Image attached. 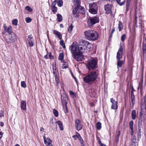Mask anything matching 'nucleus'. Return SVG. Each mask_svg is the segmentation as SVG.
<instances>
[{
    "label": "nucleus",
    "instance_id": "1",
    "mask_svg": "<svg viewBox=\"0 0 146 146\" xmlns=\"http://www.w3.org/2000/svg\"><path fill=\"white\" fill-rule=\"evenodd\" d=\"M69 49L72 54L73 57L77 61L82 60L83 58L82 52L79 46L76 42H74L69 47Z\"/></svg>",
    "mask_w": 146,
    "mask_h": 146
},
{
    "label": "nucleus",
    "instance_id": "2",
    "mask_svg": "<svg viewBox=\"0 0 146 146\" xmlns=\"http://www.w3.org/2000/svg\"><path fill=\"white\" fill-rule=\"evenodd\" d=\"M92 44L88 41L82 40L80 42V48L82 53L88 52L92 48Z\"/></svg>",
    "mask_w": 146,
    "mask_h": 146
},
{
    "label": "nucleus",
    "instance_id": "3",
    "mask_svg": "<svg viewBox=\"0 0 146 146\" xmlns=\"http://www.w3.org/2000/svg\"><path fill=\"white\" fill-rule=\"evenodd\" d=\"M85 38L87 40L90 41H95L99 37V35L96 31L92 30H88L84 32Z\"/></svg>",
    "mask_w": 146,
    "mask_h": 146
},
{
    "label": "nucleus",
    "instance_id": "4",
    "mask_svg": "<svg viewBox=\"0 0 146 146\" xmlns=\"http://www.w3.org/2000/svg\"><path fill=\"white\" fill-rule=\"evenodd\" d=\"M98 76V74L96 71H92L83 78V80L86 83L91 84L96 79Z\"/></svg>",
    "mask_w": 146,
    "mask_h": 146
},
{
    "label": "nucleus",
    "instance_id": "5",
    "mask_svg": "<svg viewBox=\"0 0 146 146\" xmlns=\"http://www.w3.org/2000/svg\"><path fill=\"white\" fill-rule=\"evenodd\" d=\"M87 68L91 70L96 68L97 66V60L95 59L89 60L86 64Z\"/></svg>",
    "mask_w": 146,
    "mask_h": 146
},
{
    "label": "nucleus",
    "instance_id": "6",
    "mask_svg": "<svg viewBox=\"0 0 146 146\" xmlns=\"http://www.w3.org/2000/svg\"><path fill=\"white\" fill-rule=\"evenodd\" d=\"M17 36L16 34L15 33H12L9 35V37L5 39V41L8 44L13 43L17 40Z\"/></svg>",
    "mask_w": 146,
    "mask_h": 146
},
{
    "label": "nucleus",
    "instance_id": "7",
    "mask_svg": "<svg viewBox=\"0 0 146 146\" xmlns=\"http://www.w3.org/2000/svg\"><path fill=\"white\" fill-rule=\"evenodd\" d=\"M99 18L96 17H90L87 20V23L88 27H91L96 23L99 22Z\"/></svg>",
    "mask_w": 146,
    "mask_h": 146
},
{
    "label": "nucleus",
    "instance_id": "8",
    "mask_svg": "<svg viewBox=\"0 0 146 146\" xmlns=\"http://www.w3.org/2000/svg\"><path fill=\"white\" fill-rule=\"evenodd\" d=\"M90 7L89 12L92 14H96L97 11L98 6L95 3H91L89 5Z\"/></svg>",
    "mask_w": 146,
    "mask_h": 146
},
{
    "label": "nucleus",
    "instance_id": "9",
    "mask_svg": "<svg viewBox=\"0 0 146 146\" xmlns=\"http://www.w3.org/2000/svg\"><path fill=\"white\" fill-rule=\"evenodd\" d=\"M44 143L47 146H53L52 143V141L49 138H46L44 135L43 136Z\"/></svg>",
    "mask_w": 146,
    "mask_h": 146
},
{
    "label": "nucleus",
    "instance_id": "10",
    "mask_svg": "<svg viewBox=\"0 0 146 146\" xmlns=\"http://www.w3.org/2000/svg\"><path fill=\"white\" fill-rule=\"evenodd\" d=\"M79 5H76V6L73 9V15H74V16L76 18L78 17L79 16Z\"/></svg>",
    "mask_w": 146,
    "mask_h": 146
},
{
    "label": "nucleus",
    "instance_id": "11",
    "mask_svg": "<svg viewBox=\"0 0 146 146\" xmlns=\"http://www.w3.org/2000/svg\"><path fill=\"white\" fill-rule=\"evenodd\" d=\"M138 129L139 131H137V137L138 138V140H139L141 138V127L142 126V121L141 120L139 119V120L138 122Z\"/></svg>",
    "mask_w": 146,
    "mask_h": 146
},
{
    "label": "nucleus",
    "instance_id": "12",
    "mask_svg": "<svg viewBox=\"0 0 146 146\" xmlns=\"http://www.w3.org/2000/svg\"><path fill=\"white\" fill-rule=\"evenodd\" d=\"M119 48L117 53L116 58L117 60L120 59L122 57L123 53V48L122 46L120 45Z\"/></svg>",
    "mask_w": 146,
    "mask_h": 146
},
{
    "label": "nucleus",
    "instance_id": "13",
    "mask_svg": "<svg viewBox=\"0 0 146 146\" xmlns=\"http://www.w3.org/2000/svg\"><path fill=\"white\" fill-rule=\"evenodd\" d=\"M61 99L62 105L67 104V101L68 100V98L67 95L66 94H62L61 95Z\"/></svg>",
    "mask_w": 146,
    "mask_h": 146
},
{
    "label": "nucleus",
    "instance_id": "14",
    "mask_svg": "<svg viewBox=\"0 0 146 146\" xmlns=\"http://www.w3.org/2000/svg\"><path fill=\"white\" fill-rule=\"evenodd\" d=\"M110 101L112 104L111 108L112 109L115 110L117 109V102L115 101V100L113 98H111L110 99Z\"/></svg>",
    "mask_w": 146,
    "mask_h": 146
},
{
    "label": "nucleus",
    "instance_id": "15",
    "mask_svg": "<svg viewBox=\"0 0 146 146\" xmlns=\"http://www.w3.org/2000/svg\"><path fill=\"white\" fill-rule=\"evenodd\" d=\"M3 28L5 31L6 32H7L9 35L12 34V33H14L12 31V28L11 26H9L8 27H6V25L4 24L3 25Z\"/></svg>",
    "mask_w": 146,
    "mask_h": 146
},
{
    "label": "nucleus",
    "instance_id": "16",
    "mask_svg": "<svg viewBox=\"0 0 146 146\" xmlns=\"http://www.w3.org/2000/svg\"><path fill=\"white\" fill-rule=\"evenodd\" d=\"M56 1L57 0H55L52 3L51 7L52 11L54 14L56 13L57 10V8L55 6L57 3Z\"/></svg>",
    "mask_w": 146,
    "mask_h": 146
},
{
    "label": "nucleus",
    "instance_id": "17",
    "mask_svg": "<svg viewBox=\"0 0 146 146\" xmlns=\"http://www.w3.org/2000/svg\"><path fill=\"white\" fill-rule=\"evenodd\" d=\"M75 123V127L77 130L79 131L82 129V126L81 124L80 121L79 119H76Z\"/></svg>",
    "mask_w": 146,
    "mask_h": 146
},
{
    "label": "nucleus",
    "instance_id": "18",
    "mask_svg": "<svg viewBox=\"0 0 146 146\" xmlns=\"http://www.w3.org/2000/svg\"><path fill=\"white\" fill-rule=\"evenodd\" d=\"M111 5L109 4H107L105 6V10L106 14H108L111 13Z\"/></svg>",
    "mask_w": 146,
    "mask_h": 146
},
{
    "label": "nucleus",
    "instance_id": "19",
    "mask_svg": "<svg viewBox=\"0 0 146 146\" xmlns=\"http://www.w3.org/2000/svg\"><path fill=\"white\" fill-rule=\"evenodd\" d=\"M33 37L32 36V35H30L28 36L27 40L28 41L29 45L30 47H32L33 46L34 44L33 42Z\"/></svg>",
    "mask_w": 146,
    "mask_h": 146
},
{
    "label": "nucleus",
    "instance_id": "20",
    "mask_svg": "<svg viewBox=\"0 0 146 146\" xmlns=\"http://www.w3.org/2000/svg\"><path fill=\"white\" fill-rule=\"evenodd\" d=\"M53 31V34L55 35L56 37H58L60 40L62 39V35L60 32L55 30H54Z\"/></svg>",
    "mask_w": 146,
    "mask_h": 146
},
{
    "label": "nucleus",
    "instance_id": "21",
    "mask_svg": "<svg viewBox=\"0 0 146 146\" xmlns=\"http://www.w3.org/2000/svg\"><path fill=\"white\" fill-rule=\"evenodd\" d=\"M21 108L23 110H26V104L24 100H22L21 102Z\"/></svg>",
    "mask_w": 146,
    "mask_h": 146
},
{
    "label": "nucleus",
    "instance_id": "22",
    "mask_svg": "<svg viewBox=\"0 0 146 146\" xmlns=\"http://www.w3.org/2000/svg\"><path fill=\"white\" fill-rule=\"evenodd\" d=\"M131 142L134 144L135 143L139 140H138V138L137 139H136V137L135 136H131Z\"/></svg>",
    "mask_w": 146,
    "mask_h": 146
},
{
    "label": "nucleus",
    "instance_id": "23",
    "mask_svg": "<svg viewBox=\"0 0 146 146\" xmlns=\"http://www.w3.org/2000/svg\"><path fill=\"white\" fill-rule=\"evenodd\" d=\"M52 66L53 73L54 76H57V71L55 64H53Z\"/></svg>",
    "mask_w": 146,
    "mask_h": 146
},
{
    "label": "nucleus",
    "instance_id": "24",
    "mask_svg": "<svg viewBox=\"0 0 146 146\" xmlns=\"http://www.w3.org/2000/svg\"><path fill=\"white\" fill-rule=\"evenodd\" d=\"M57 123L55 121H54L53 119H51L50 120V125L52 128L54 127L55 125Z\"/></svg>",
    "mask_w": 146,
    "mask_h": 146
},
{
    "label": "nucleus",
    "instance_id": "25",
    "mask_svg": "<svg viewBox=\"0 0 146 146\" xmlns=\"http://www.w3.org/2000/svg\"><path fill=\"white\" fill-rule=\"evenodd\" d=\"M79 13H80L83 14L85 13V9L79 5Z\"/></svg>",
    "mask_w": 146,
    "mask_h": 146
},
{
    "label": "nucleus",
    "instance_id": "26",
    "mask_svg": "<svg viewBox=\"0 0 146 146\" xmlns=\"http://www.w3.org/2000/svg\"><path fill=\"white\" fill-rule=\"evenodd\" d=\"M56 123L58 125L60 129L61 130H63V127L62 122L60 121H57Z\"/></svg>",
    "mask_w": 146,
    "mask_h": 146
},
{
    "label": "nucleus",
    "instance_id": "27",
    "mask_svg": "<svg viewBox=\"0 0 146 146\" xmlns=\"http://www.w3.org/2000/svg\"><path fill=\"white\" fill-rule=\"evenodd\" d=\"M131 117L134 120L136 117V111L135 110H133L131 114Z\"/></svg>",
    "mask_w": 146,
    "mask_h": 146
},
{
    "label": "nucleus",
    "instance_id": "28",
    "mask_svg": "<svg viewBox=\"0 0 146 146\" xmlns=\"http://www.w3.org/2000/svg\"><path fill=\"white\" fill-rule=\"evenodd\" d=\"M117 60V66L118 67H120L121 66L122 64L123 63L122 60H120V59Z\"/></svg>",
    "mask_w": 146,
    "mask_h": 146
},
{
    "label": "nucleus",
    "instance_id": "29",
    "mask_svg": "<svg viewBox=\"0 0 146 146\" xmlns=\"http://www.w3.org/2000/svg\"><path fill=\"white\" fill-rule=\"evenodd\" d=\"M63 109L64 110L65 113H67L68 112L67 104L62 105Z\"/></svg>",
    "mask_w": 146,
    "mask_h": 146
},
{
    "label": "nucleus",
    "instance_id": "30",
    "mask_svg": "<svg viewBox=\"0 0 146 146\" xmlns=\"http://www.w3.org/2000/svg\"><path fill=\"white\" fill-rule=\"evenodd\" d=\"M118 28L119 29V31H120L123 28V26L122 24L120 21L119 22L118 24Z\"/></svg>",
    "mask_w": 146,
    "mask_h": 146
},
{
    "label": "nucleus",
    "instance_id": "31",
    "mask_svg": "<svg viewBox=\"0 0 146 146\" xmlns=\"http://www.w3.org/2000/svg\"><path fill=\"white\" fill-rule=\"evenodd\" d=\"M96 126L97 129L98 130H100L101 128L102 127V124L100 122H97L96 124Z\"/></svg>",
    "mask_w": 146,
    "mask_h": 146
},
{
    "label": "nucleus",
    "instance_id": "32",
    "mask_svg": "<svg viewBox=\"0 0 146 146\" xmlns=\"http://www.w3.org/2000/svg\"><path fill=\"white\" fill-rule=\"evenodd\" d=\"M57 16L58 20V21L59 22H61L62 21V15L60 14H58L57 15Z\"/></svg>",
    "mask_w": 146,
    "mask_h": 146
},
{
    "label": "nucleus",
    "instance_id": "33",
    "mask_svg": "<svg viewBox=\"0 0 146 146\" xmlns=\"http://www.w3.org/2000/svg\"><path fill=\"white\" fill-rule=\"evenodd\" d=\"M18 20L17 19H15L12 20V24L13 25L15 26L17 25Z\"/></svg>",
    "mask_w": 146,
    "mask_h": 146
},
{
    "label": "nucleus",
    "instance_id": "34",
    "mask_svg": "<svg viewBox=\"0 0 146 146\" xmlns=\"http://www.w3.org/2000/svg\"><path fill=\"white\" fill-rule=\"evenodd\" d=\"M58 5L61 7L62 6L63 2L62 0H59L57 2Z\"/></svg>",
    "mask_w": 146,
    "mask_h": 146
},
{
    "label": "nucleus",
    "instance_id": "35",
    "mask_svg": "<svg viewBox=\"0 0 146 146\" xmlns=\"http://www.w3.org/2000/svg\"><path fill=\"white\" fill-rule=\"evenodd\" d=\"M64 54L63 53L60 54L58 57V59L60 60H62L64 58Z\"/></svg>",
    "mask_w": 146,
    "mask_h": 146
},
{
    "label": "nucleus",
    "instance_id": "36",
    "mask_svg": "<svg viewBox=\"0 0 146 146\" xmlns=\"http://www.w3.org/2000/svg\"><path fill=\"white\" fill-rule=\"evenodd\" d=\"M75 5H79L80 0H72Z\"/></svg>",
    "mask_w": 146,
    "mask_h": 146
},
{
    "label": "nucleus",
    "instance_id": "37",
    "mask_svg": "<svg viewBox=\"0 0 146 146\" xmlns=\"http://www.w3.org/2000/svg\"><path fill=\"white\" fill-rule=\"evenodd\" d=\"M117 2L121 6L124 4L125 2V1H123L122 2H121V0H116Z\"/></svg>",
    "mask_w": 146,
    "mask_h": 146
},
{
    "label": "nucleus",
    "instance_id": "38",
    "mask_svg": "<svg viewBox=\"0 0 146 146\" xmlns=\"http://www.w3.org/2000/svg\"><path fill=\"white\" fill-rule=\"evenodd\" d=\"M53 112L54 116L56 117H58V111L54 109L53 110Z\"/></svg>",
    "mask_w": 146,
    "mask_h": 146
},
{
    "label": "nucleus",
    "instance_id": "39",
    "mask_svg": "<svg viewBox=\"0 0 146 146\" xmlns=\"http://www.w3.org/2000/svg\"><path fill=\"white\" fill-rule=\"evenodd\" d=\"M68 67V64L66 62H63L62 68L63 69L66 68Z\"/></svg>",
    "mask_w": 146,
    "mask_h": 146
},
{
    "label": "nucleus",
    "instance_id": "40",
    "mask_svg": "<svg viewBox=\"0 0 146 146\" xmlns=\"http://www.w3.org/2000/svg\"><path fill=\"white\" fill-rule=\"evenodd\" d=\"M60 44L62 45L63 47V48H65V44L64 42V41L63 40H61L60 42Z\"/></svg>",
    "mask_w": 146,
    "mask_h": 146
},
{
    "label": "nucleus",
    "instance_id": "41",
    "mask_svg": "<svg viewBox=\"0 0 146 146\" xmlns=\"http://www.w3.org/2000/svg\"><path fill=\"white\" fill-rule=\"evenodd\" d=\"M25 21L27 23H29L32 21V19L29 17H27L25 18Z\"/></svg>",
    "mask_w": 146,
    "mask_h": 146
},
{
    "label": "nucleus",
    "instance_id": "42",
    "mask_svg": "<svg viewBox=\"0 0 146 146\" xmlns=\"http://www.w3.org/2000/svg\"><path fill=\"white\" fill-rule=\"evenodd\" d=\"M121 134V132L120 131H119L118 132V134L117 135L116 137V138L117 141H118L119 139V136H120Z\"/></svg>",
    "mask_w": 146,
    "mask_h": 146
},
{
    "label": "nucleus",
    "instance_id": "43",
    "mask_svg": "<svg viewBox=\"0 0 146 146\" xmlns=\"http://www.w3.org/2000/svg\"><path fill=\"white\" fill-rule=\"evenodd\" d=\"M21 86L24 88H25L26 87V84L25 81H23L21 82Z\"/></svg>",
    "mask_w": 146,
    "mask_h": 146
},
{
    "label": "nucleus",
    "instance_id": "44",
    "mask_svg": "<svg viewBox=\"0 0 146 146\" xmlns=\"http://www.w3.org/2000/svg\"><path fill=\"white\" fill-rule=\"evenodd\" d=\"M130 2L131 0H127L126 3V8L127 9H128L129 7Z\"/></svg>",
    "mask_w": 146,
    "mask_h": 146
},
{
    "label": "nucleus",
    "instance_id": "45",
    "mask_svg": "<svg viewBox=\"0 0 146 146\" xmlns=\"http://www.w3.org/2000/svg\"><path fill=\"white\" fill-rule=\"evenodd\" d=\"M131 100L132 105L133 106L135 104V96L131 97Z\"/></svg>",
    "mask_w": 146,
    "mask_h": 146
},
{
    "label": "nucleus",
    "instance_id": "46",
    "mask_svg": "<svg viewBox=\"0 0 146 146\" xmlns=\"http://www.w3.org/2000/svg\"><path fill=\"white\" fill-rule=\"evenodd\" d=\"M133 121H130L129 123V126L131 129H133Z\"/></svg>",
    "mask_w": 146,
    "mask_h": 146
},
{
    "label": "nucleus",
    "instance_id": "47",
    "mask_svg": "<svg viewBox=\"0 0 146 146\" xmlns=\"http://www.w3.org/2000/svg\"><path fill=\"white\" fill-rule=\"evenodd\" d=\"M73 28V27L72 25H71L69 26V28L68 29V31L69 33H71L72 30Z\"/></svg>",
    "mask_w": 146,
    "mask_h": 146
},
{
    "label": "nucleus",
    "instance_id": "48",
    "mask_svg": "<svg viewBox=\"0 0 146 146\" xmlns=\"http://www.w3.org/2000/svg\"><path fill=\"white\" fill-rule=\"evenodd\" d=\"M126 37V35L125 34H123L122 35L121 37V40L122 41H124L125 40V38Z\"/></svg>",
    "mask_w": 146,
    "mask_h": 146
},
{
    "label": "nucleus",
    "instance_id": "49",
    "mask_svg": "<svg viewBox=\"0 0 146 146\" xmlns=\"http://www.w3.org/2000/svg\"><path fill=\"white\" fill-rule=\"evenodd\" d=\"M26 10L28 11H29L31 12L32 11V9L29 6H27L25 8Z\"/></svg>",
    "mask_w": 146,
    "mask_h": 146
},
{
    "label": "nucleus",
    "instance_id": "50",
    "mask_svg": "<svg viewBox=\"0 0 146 146\" xmlns=\"http://www.w3.org/2000/svg\"><path fill=\"white\" fill-rule=\"evenodd\" d=\"M72 137H73L75 140L77 139H79L80 137L77 135L73 136Z\"/></svg>",
    "mask_w": 146,
    "mask_h": 146
},
{
    "label": "nucleus",
    "instance_id": "51",
    "mask_svg": "<svg viewBox=\"0 0 146 146\" xmlns=\"http://www.w3.org/2000/svg\"><path fill=\"white\" fill-rule=\"evenodd\" d=\"M3 111L1 110L0 111V117H1L4 116Z\"/></svg>",
    "mask_w": 146,
    "mask_h": 146
},
{
    "label": "nucleus",
    "instance_id": "52",
    "mask_svg": "<svg viewBox=\"0 0 146 146\" xmlns=\"http://www.w3.org/2000/svg\"><path fill=\"white\" fill-rule=\"evenodd\" d=\"M55 77V81L56 82V84L57 86L58 85V84L59 83L58 82V77H57V76H54Z\"/></svg>",
    "mask_w": 146,
    "mask_h": 146
},
{
    "label": "nucleus",
    "instance_id": "53",
    "mask_svg": "<svg viewBox=\"0 0 146 146\" xmlns=\"http://www.w3.org/2000/svg\"><path fill=\"white\" fill-rule=\"evenodd\" d=\"M69 93L70 96H72V97H74V94L72 91H70Z\"/></svg>",
    "mask_w": 146,
    "mask_h": 146
},
{
    "label": "nucleus",
    "instance_id": "54",
    "mask_svg": "<svg viewBox=\"0 0 146 146\" xmlns=\"http://www.w3.org/2000/svg\"><path fill=\"white\" fill-rule=\"evenodd\" d=\"M142 113H141V112H140L139 113V118L140 119V120H141V121H142V120H141V117H142Z\"/></svg>",
    "mask_w": 146,
    "mask_h": 146
},
{
    "label": "nucleus",
    "instance_id": "55",
    "mask_svg": "<svg viewBox=\"0 0 146 146\" xmlns=\"http://www.w3.org/2000/svg\"><path fill=\"white\" fill-rule=\"evenodd\" d=\"M49 57L50 59H53L54 58V57L53 56H52L51 53L49 54Z\"/></svg>",
    "mask_w": 146,
    "mask_h": 146
},
{
    "label": "nucleus",
    "instance_id": "56",
    "mask_svg": "<svg viewBox=\"0 0 146 146\" xmlns=\"http://www.w3.org/2000/svg\"><path fill=\"white\" fill-rule=\"evenodd\" d=\"M131 129V135L132 136H134L133 135V129Z\"/></svg>",
    "mask_w": 146,
    "mask_h": 146
},
{
    "label": "nucleus",
    "instance_id": "57",
    "mask_svg": "<svg viewBox=\"0 0 146 146\" xmlns=\"http://www.w3.org/2000/svg\"><path fill=\"white\" fill-rule=\"evenodd\" d=\"M3 134L1 132H0V139H1L2 137Z\"/></svg>",
    "mask_w": 146,
    "mask_h": 146
},
{
    "label": "nucleus",
    "instance_id": "58",
    "mask_svg": "<svg viewBox=\"0 0 146 146\" xmlns=\"http://www.w3.org/2000/svg\"><path fill=\"white\" fill-rule=\"evenodd\" d=\"M134 96L133 92V91H131V97Z\"/></svg>",
    "mask_w": 146,
    "mask_h": 146
},
{
    "label": "nucleus",
    "instance_id": "59",
    "mask_svg": "<svg viewBox=\"0 0 146 146\" xmlns=\"http://www.w3.org/2000/svg\"><path fill=\"white\" fill-rule=\"evenodd\" d=\"M81 139V137H80V138L78 139H79L80 141V142H81V143H82L83 142V141L82 139Z\"/></svg>",
    "mask_w": 146,
    "mask_h": 146
},
{
    "label": "nucleus",
    "instance_id": "60",
    "mask_svg": "<svg viewBox=\"0 0 146 146\" xmlns=\"http://www.w3.org/2000/svg\"><path fill=\"white\" fill-rule=\"evenodd\" d=\"M0 125L1 127H3L4 125V123L3 122H1Z\"/></svg>",
    "mask_w": 146,
    "mask_h": 146
},
{
    "label": "nucleus",
    "instance_id": "61",
    "mask_svg": "<svg viewBox=\"0 0 146 146\" xmlns=\"http://www.w3.org/2000/svg\"><path fill=\"white\" fill-rule=\"evenodd\" d=\"M99 143L100 144V146H102V144H102L101 142V141H100V139H99Z\"/></svg>",
    "mask_w": 146,
    "mask_h": 146
},
{
    "label": "nucleus",
    "instance_id": "62",
    "mask_svg": "<svg viewBox=\"0 0 146 146\" xmlns=\"http://www.w3.org/2000/svg\"><path fill=\"white\" fill-rule=\"evenodd\" d=\"M115 31V28H113V29L112 30V31L111 32V34H112Z\"/></svg>",
    "mask_w": 146,
    "mask_h": 146
},
{
    "label": "nucleus",
    "instance_id": "63",
    "mask_svg": "<svg viewBox=\"0 0 146 146\" xmlns=\"http://www.w3.org/2000/svg\"><path fill=\"white\" fill-rule=\"evenodd\" d=\"M73 76V78H74V80H75V81L76 82V83H77V79H76V77H75L74 76Z\"/></svg>",
    "mask_w": 146,
    "mask_h": 146
},
{
    "label": "nucleus",
    "instance_id": "64",
    "mask_svg": "<svg viewBox=\"0 0 146 146\" xmlns=\"http://www.w3.org/2000/svg\"><path fill=\"white\" fill-rule=\"evenodd\" d=\"M44 129L42 127H41L40 128V131H44L43 130Z\"/></svg>",
    "mask_w": 146,
    "mask_h": 146
}]
</instances>
